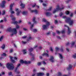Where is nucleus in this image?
I'll list each match as a JSON object with an SVG mask.
<instances>
[{
	"instance_id": "obj_1",
	"label": "nucleus",
	"mask_w": 76,
	"mask_h": 76,
	"mask_svg": "<svg viewBox=\"0 0 76 76\" xmlns=\"http://www.w3.org/2000/svg\"><path fill=\"white\" fill-rule=\"evenodd\" d=\"M63 19H66L65 22L67 23H69L70 25H72L75 22V21L72 19H71L70 18H66V17L64 16L63 17Z\"/></svg>"
},
{
	"instance_id": "obj_2",
	"label": "nucleus",
	"mask_w": 76,
	"mask_h": 76,
	"mask_svg": "<svg viewBox=\"0 0 76 76\" xmlns=\"http://www.w3.org/2000/svg\"><path fill=\"white\" fill-rule=\"evenodd\" d=\"M42 22H45L46 23V25H44L42 26V27L43 29H47L48 28V26H49L50 25V22L47 21L45 19V18H43L42 19Z\"/></svg>"
},
{
	"instance_id": "obj_3",
	"label": "nucleus",
	"mask_w": 76,
	"mask_h": 76,
	"mask_svg": "<svg viewBox=\"0 0 76 76\" xmlns=\"http://www.w3.org/2000/svg\"><path fill=\"white\" fill-rule=\"evenodd\" d=\"M61 7H60L58 5H57L56 6V9H55L53 12V13H56V12L58 11V10H63V9H64V7L63 6V5H62L61 6Z\"/></svg>"
},
{
	"instance_id": "obj_4",
	"label": "nucleus",
	"mask_w": 76,
	"mask_h": 76,
	"mask_svg": "<svg viewBox=\"0 0 76 76\" xmlns=\"http://www.w3.org/2000/svg\"><path fill=\"white\" fill-rule=\"evenodd\" d=\"M6 66L9 70H13L15 67L13 64L12 63H7L6 65Z\"/></svg>"
},
{
	"instance_id": "obj_5",
	"label": "nucleus",
	"mask_w": 76,
	"mask_h": 76,
	"mask_svg": "<svg viewBox=\"0 0 76 76\" xmlns=\"http://www.w3.org/2000/svg\"><path fill=\"white\" fill-rule=\"evenodd\" d=\"M15 5V4L13 3L12 4H11L10 6V12L11 14H15V11H13V10L12 9V7L13 6Z\"/></svg>"
},
{
	"instance_id": "obj_6",
	"label": "nucleus",
	"mask_w": 76,
	"mask_h": 76,
	"mask_svg": "<svg viewBox=\"0 0 76 76\" xmlns=\"http://www.w3.org/2000/svg\"><path fill=\"white\" fill-rule=\"evenodd\" d=\"M17 34V30L16 29L14 28L12 29L11 34V36H13L14 35H16Z\"/></svg>"
},
{
	"instance_id": "obj_7",
	"label": "nucleus",
	"mask_w": 76,
	"mask_h": 76,
	"mask_svg": "<svg viewBox=\"0 0 76 76\" xmlns=\"http://www.w3.org/2000/svg\"><path fill=\"white\" fill-rule=\"evenodd\" d=\"M20 66V64H19L17 66V67L15 69V72L17 73H19L20 71H19V69L18 68Z\"/></svg>"
},
{
	"instance_id": "obj_8",
	"label": "nucleus",
	"mask_w": 76,
	"mask_h": 76,
	"mask_svg": "<svg viewBox=\"0 0 76 76\" xmlns=\"http://www.w3.org/2000/svg\"><path fill=\"white\" fill-rule=\"evenodd\" d=\"M28 9L31 13H35L36 14H37L38 13V11L37 10H31V9L30 8Z\"/></svg>"
},
{
	"instance_id": "obj_9",
	"label": "nucleus",
	"mask_w": 76,
	"mask_h": 76,
	"mask_svg": "<svg viewBox=\"0 0 76 76\" xmlns=\"http://www.w3.org/2000/svg\"><path fill=\"white\" fill-rule=\"evenodd\" d=\"M20 63L22 64H29V63H31L30 61H23V60H21L20 61Z\"/></svg>"
},
{
	"instance_id": "obj_10",
	"label": "nucleus",
	"mask_w": 76,
	"mask_h": 76,
	"mask_svg": "<svg viewBox=\"0 0 76 76\" xmlns=\"http://www.w3.org/2000/svg\"><path fill=\"white\" fill-rule=\"evenodd\" d=\"M10 59L11 60L12 62L13 63H15V61L14 60H13V59H15V60H17L18 58L16 57H14V58L11 57H10Z\"/></svg>"
},
{
	"instance_id": "obj_11",
	"label": "nucleus",
	"mask_w": 76,
	"mask_h": 76,
	"mask_svg": "<svg viewBox=\"0 0 76 76\" xmlns=\"http://www.w3.org/2000/svg\"><path fill=\"white\" fill-rule=\"evenodd\" d=\"M6 4V1H2L1 3V4L0 6L1 7H4L5 6V4Z\"/></svg>"
},
{
	"instance_id": "obj_12",
	"label": "nucleus",
	"mask_w": 76,
	"mask_h": 76,
	"mask_svg": "<svg viewBox=\"0 0 76 76\" xmlns=\"http://www.w3.org/2000/svg\"><path fill=\"white\" fill-rule=\"evenodd\" d=\"M15 11H16V12H17V16H19V14H20V12H21V11L18 8H16L15 9Z\"/></svg>"
},
{
	"instance_id": "obj_13",
	"label": "nucleus",
	"mask_w": 76,
	"mask_h": 76,
	"mask_svg": "<svg viewBox=\"0 0 76 76\" xmlns=\"http://www.w3.org/2000/svg\"><path fill=\"white\" fill-rule=\"evenodd\" d=\"M37 47H38V45H36L33 48H30L28 50L29 51V52H31V51L34 50V49H35Z\"/></svg>"
},
{
	"instance_id": "obj_14",
	"label": "nucleus",
	"mask_w": 76,
	"mask_h": 76,
	"mask_svg": "<svg viewBox=\"0 0 76 76\" xmlns=\"http://www.w3.org/2000/svg\"><path fill=\"white\" fill-rule=\"evenodd\" d=\"M65 13L67 15H68L69 13H70V17H72L73 16V13L71 12H69V11H66L65 12Z\"/></svg>"
},
{
	"instance_id": "obj_15",
	"label": "nucleus",
	"mask_w": 76,
	"mask_h": 76,
	"mask_svg": "<svg viewBox=\"0 0 76 76\" xmlns=\"http://www.w3.org/2000/svg\"><path fill=\"white\" fill-rule=\"evenodd\" d=\"M37 76H42L44 75V73L43 72L37 73L36 74Z\"/></svg>"
},
{
	"instance_id": "obj_16",
	"label": "nucleus",
	"mask_w": 76,
	"mask_h": 76,
	"mask_svg": "<svg viewBox=\"0 0 76 76\" xmlns=\"http://www.w3.org/2000/svg\"><path fill=\"white\" fill-rule=\"evenodd\" d=\"M64 27H67L68 29V34H70V33H71L70 28H69V27L67 26L66 25H64Z\"/></svg>"
},
{
	"instance_id": "obj_17",
	"label": "nucleus",
	"mask_w": 76,
	"mask_h": 76,
	"mask_svg": "<svg viewBox=\"0 0 76 76\" xmlns=\"http://www.w3.org/2000/svg\"><path fill=\"white\" fill-rule=\"evenodd\" d=\"M32 21V22H33L34 23H37V22L36 20V18H35V17H33Z\"/></svg>"
},
{
	"instance_id": "obj_18",
	"label": "nucleus",
	"mask_w": 76,
	"mask_h": 76,
	"mask_svg": "<svg viewBox=\"0 0 76 76\" xmlns=\"http://www.w3.org/2000/svg\"><path fill=\"white\" fill-rule=\"evenodd\" d=\"M22 22V21L21 20H20L18 22L17 21H14L13 23L14 24H15V25H16V24H18V23H20Z\"/></svg>"
},
{
	"instance_id": "obj_19",
	"label": "nucleus",
	"mask_w": 76,
	"mask_h": 76,
	"mask_svg": "<svg viewBox=\"0 0 76 76\" xmlns=\"http://www.w3.org/2000/svg\"><path fill=\"white\" fill-rule=\"evenodd\" d=\"M12 30L13 29L12 28H7V31L10 32H11V33H12Z\"/></svg>"
},
{
	"instance_id": "obj_20",
	"label": "nucleus",
	"mask_w": 76,
	"mask_h": 76,
	"mask_svg": "<svg viewBox=\"0 0 76 76\" xmlns=\"http://www.w3.org/2000/svg\"><path fill=\"white\" fill-rule=\"evenodd\" d=\"M45 14L47 16H51V13L48 12H47L45 13Z\"/></svg>"
},
{
	"instance_id": "obj_21",
	"label": "nucleus",
	"mask_w": 76,
	"mask_h": 76,
	"mask_svg": "<svg viewBox=\"0 0 76 76\" xmlns=\"http://www.w3.org/2000/svg\"><path fill=\"white\" fill-rule=\"evenodd\" d=\"M10 17L12 19V20H15V19H16V18L14 17V16L13 15L11 14L10 15Z\"/></svg>"
},
{
	"instance_id": "obj_22",
	"label": "nucleus",
	"mask_w": 76,
	"mask_h": 76,
	"mask_svg": "<svg viewBox=\"0 0 76 76\" xmlns=\"http://www.w3.org/2000/svg\"><path fill=\"white\" fill-rule=\"evenodd\" d=\"M46 56V57H49V55H48V54L46 53H44L42 54V56Z\"/></svg>"
},
{
	"instance_id": "obj_23",
	"label": "nucleus",
	"mask_w": 76,
	"mask_h": 76,
	"mask_svg": "<svg viewBox=\"0 0 76 76\" xmlns=\"http://www.w3.org/2000/svg\"><path fill=\"white\" fill-rule=\"evenodd\" d=\"M50 61L52 62H53L54 61V58L53 56H51L50 57Z\"/></svg>"
},
{
	"instance_id": "obj_24",
	"label": "nucleus",
	"mask_w": 76,
	"mask_h": 76,
	"mask_svg": "<svg viewBox=\"0 0 76 76\" xmlns=\"http://www.w3.org/2000/svg\"><path fill=\"white\" fill-rule=\"evenodd\" d=\"M72 65L71 64H69V67L68 68H67L68 70H69L70 69H72Z\"/></svg>"
},
{
	"instance_id": "obj_25",
	"label": "nucleus",
	"mask_w": 76,
	"mask_h": 76,
	"mask_svg": "<svg viewBox=\"0 0 76 76\" xmlns=\"http://www.w3.org/2000/svg\"><path fill=\"white\" fill-rule=\"evenodd\" d=\"M20 6L22 7V8H25V4H23L21 3L20 4Z\"/></svg>"
},
{
	"instance_id": "obj_26",
	"label": "nucleus",
	"mask_w": 76,
	"mask_h": 76,
	"mask_svg": "<svg viewBox=\"0 0 76 76\" xmlns=\"http://www.w3.org/2000/svg\"><path fill=\"white\" fill-rule=\"evenodd\" d=\"M4 38V37L3 36H1L0 37V42H1L2 41V40L3 39V38Z\"/></svg>"
},
{
	"instance_id": "obj_27",
	"label": "nucleus",
	"mask_w": 76,
	"mask_h": 76,
	"mask_svg": "<svg viewBox=\"0 0 76 76\" xmlns=\"http://www.w3.org/2000/svg\"><path fill=\"white\" fill-rule=\"evenodd\" d=\"M22 52L23 53V54H26V52H27V51H26V50L24 49V50H23Z\"/></svg>"
},
{
	"instance_id": "obj_28",
	"label": "nucleus",
	"mask_w": 76,
	"mask_h": 76,
	"mask_svg": "<svg viewBox=\"0 0 76 76\" xmlns=\"http://www.w3.org/2000/svg\"><path fill=\"white\" fill-rule=\"evenodd\" d=\"M59 58H60L61 59H62V58H63V56H62V55H61V54L59 53Z\"/></svg>"
},
{
	"instance_id": "obj_29",
	"label": "nucleus",
	"mask_w": 76,
	"mask_h": 76,
	"mask_svg": "<svg viewBox=\"0 0 76 76\" xmlns=\"http://www.w3.org/2000/svg\"><path fill=\"white\" fill-rule=\"evenodd\" d=\"M32 7H37V8H39V6H38L37 5H36V4H34V5L32 6Z\"/></svg>"
},
{
	"instance_id": "obj_30",
	"label": "nucleus",
	"mask_w": 76,
	"mask_h": 76,
	"mask_svg": "<svg viewBox=\"0 0 76 76\" xmlns=\"http://www.w3.org/2000/svg\"><path fill=\"white\" fill-rule=\"evenodd\" d=\"M20 28V26L18 25H17L16 26V29H18Z\"/></svg>"
},
{
	"instance_id": "obj_31",
	"label": "nucleus",
	"mask_w": 76,
	"mask_h": 76,
	"mask_svg": "<svg viewBox=\"0 0 76 76\" xmlns=\"http://www.w3.org/2000/svg\"><path fill=\"white\" fill-rule=\"evenodd\" d=\"M1 48H2V49H4V48H5V45H3L2 46H1Z\"/></svg>"
},
{
	"instance_id": "obj_32",
	"label": "nucleus",
	"mask_w": 76,
	"mask_h": 76,
	"mask_svg": "<svg viewBox=\"0 0 76 76\" xmlns=\"http://www.w3.org/2000/svg\"><path fill=\"white\" fill-rule=\"evenodd\" d=\"M22 14L23 15H24L26 14V11H23L22 12Z\"/></svg>"
},
{
	"instance_id": "obj_33",
	"label": "nucleus",
	"mask_w": 76,
	"mask_h": 76,
	"mask_svg": "<svg viewBox=\"0 0 76 76\" xmlns=\"http://www.w3.org/2000/svg\"><path fill=\"white\" fill-rule=\"evenodd\" d=\"M5 13H6V12L4 10H3L2 11V15H5Z\"/></svg>"
},
{
	"instance_id": "obj_34",
	"label": "nucleus",
	"mask_w": 76,
	"mask_h": 76,
	"mask_svg": "<svg viewBox=\"0 0 76 76\" xmlns=\"http://www.w3.org/2000/svg\"><path fill=\"white\" fill-rule=\"evenodd\" d=\"M32 39V38L31 36L29 37L28 38V41H29V40H30V39Z\"/></svg>"
},
{
	"instance_id": "obj_35",
	"label": "nucleus",
	"mask_w": 76,
	"mask_h": 76,
	"mask_svg": "<svg viewBox=\"0 0 76 76\" xmlns=\"http://www.w3.org/2000/svg\"><path fill=\"white\" fill-rule=\"evenodd\" d=\"M13 51V49H12L11 50H10V53H12Z\"/></svg>"
},
{
	"instance_id": "obj_36",
	"label": "nucleus",
	"mask_w": 76,
	"mask_h": 76,
	"mask_svg": "<svg viewBox=\"0 0 76 76\" xmlns=\"http://www.w3.org/2000/svg\"><path fill=\"white\" fill-rule=\"evenodd\" d=\"M55 49L56 51H58L59 50V48H58L56 47Z\"/></svg>"
},
{
	"instance_id": "obj_37",
	"label": "nucleus",
	"mask_w": 76,
	"mask_h": 76,
	"mask_svg": "<svg viewBox=\"0 0 76 76\" xmlns=\"http://www.w3.org/2000/svg\"><path fill=\"white\" fill-rule=\"evenodd\" d=\"M33 31L34 32H36L37 31V29H34L33 30Z\"/></svg>"
},
{
	"instance_id": "obj_38",
	"label": "nucleus",
	"mask_w": 76,
	"mask_h": 76,
	"mask_svg": "<svg viewBox=\"0 0 76 76\" xmlns=\"http://www.w3.org/2000/svg\"><path fill=\"white\" fill-rule=\"evenodd\" d=\"M23 31H27L28 29L26 28H23Z\"/></svg>"
},
{
	"instance_id": "obj_39",
	"label": "nucleus",
	"mask_w": 76,
	"mask_h": 76,
	"mask_svg": "<svg viewBox=\"0 0 76 76\" xmlns=\"http://www.w3.org/2000/svg\"><path fill=\"white\" fill-rule=\"evenodd\" d=\"M41 64V62H39L37 63V65L38 66H40Z\"/></svg>"
},
{
	"instance_id": "obj_40",
	"label": "nucleus",
	"mask_w": 76,
	"mask_h": 76,
	"mask_svg": "<svg viewBox=\"0 0 76 76\" xmlns=\"http://www.w3.org/2000/svg\"><path fill=\"white\" fill-rule=\"evenodd\" d=\"M72 57L73 58H76V54H75V55H73Z\"/></svg>"
},
{
	"instance_id": "obj_41",
	"label": "nucleus",
	"mask_w": 76,
	"mask_h": 76,
	"mask_svg": "<svg viewBox=\"0 0 76 76\" xmlns=\"http://www.w3.org/2000/svg\"><path fill=\"white\" fill-rule=\"evenodd\" d=\"M75 42H72V44H71V45L72 46L74 45H75Z\"/></svg>"
},
{
	"instance_id": "obj_42",
	"label": "nucleus",
	"mask_w": 76,
	"mask_h": 76,
	"mask_svg": "<svg viewBox=\"0 0 76 76\" xmlns=\"http://www.w3.org/2000/svg\"><path fill=\"white\" fill-rule=\"evenodd\" d=\"M57 23H58V21L57 20H55V24H57Z\"/></svg>"
},
{
	"instance_id": "obj_43",
	"label": "nucleus",
	"mask_w": 76,
	"mask_h": 76,
	"mask_svg": "<svg viewBox=\"0 0 76 76\" xmlns=\"http://www.w3.org/2000/svg\"><path fill=\"white\" fill-rule=\"evenodd\" d=\"M50 50L51 51V52H53V48L51 47H50Z\"/></svg>"
},
{
	"instance_id": "obj_44",
	"label": "nucleus",
	"mask_w": 76,
	"mask_h": 76,
	"mask_svg": "<svg viewBox=\"0 0 76 76\" xmlns=\"http://www.w3.org/2000/svg\"><path fill=\"white\" fill-rule=\"evenodd\" d=\"M63 15V13L62 12H61L59 14V15H60V16L61 17V16H62V15Z\"/></svg>"
},
{
	"instance_id": "obj_45",
	"label": "nucleus",
	"mask_w": 76,
	"mask_h": 76,
	"mask_svg": "<svg viewBox=\"0 0 76 76\" xmlns=\"http://www.w3.org/2000/svg\"><path fill=\"white\" fill-rule=\"evenodd\" d=\"M52 9V7H50L49 9L48 10V11H51V10Z\"/></svg>"
},
{
	"instance_id": "obj_46",
	"label": "nucleus",
	"mask_w": 76,
	"mask_h": 76,
	"mask_svg": "<svg viewBox=\"0 0 76 76\" xmlns=\"http://www.w3.org/2000/svg\"><path fill=\"white\" fill-rule=\"evenodd\" d=\"M52 9V7H50L49 9L48 10V11H51V10Z\"/></svg>"
},
{
	"instance_id": "obj_47",
	"label": "nucleus",
	"mask_w": 76,
	"mask_h": 76,
	"mask_svg": "<svg viewBox=\"0 0 76 76\" xmlns=\"http://www.w3.org/2000/svg\"><path fill=\"white\" fill-rule=\"evenodd\" d=\"M61 32L60 31H57V33L58 34H60Z\"/></svg>"
},
{
	"instance_id": "obj_48",
	"label": "nucleus",
	"mask_w": 76,
	"mask_h": 76,
	"mask_svg": "<svg viewBox=\"0 0 76 76\" xmlns=\"http://www.w3.org/2000/svg\"><path fill=\"white\" fill-rule=\"evenodd\" d=\"M22 43L23 44H26L27 43L26 42H24V41H22Z\"/></svg>"
},
{
	"instance_id": "obj_49",
	"label": "nucleus",
	"mask_w": 76,
	"mask_h": 76,
	"mask_svg": "<svg viewBox=\"0 0 76 76\" xmlns=\"http://www.w3.org/2000/svg\"><path fill=\"white\" fill-rule=\"evenodd\" d=\"M58 75L59 76H61V72H58Z\"/></svg>"
},
{
	"instance_id": "obj_50",
	"label": "nucleus",
	"mask_w": 76,
	"mask_h": 76,
	"mask_svg": "<svg viewBox=\"0 0 76 76\" xmlns=\"http://www.w3.org/2000/svg\"><path fill=\"white\" fill-rule=\"evenodd\" d=\"M43 6H44L45 7V6H47V4H45L43 3Z\"/></svg>"
},
{
	"instance_id": "obj_51",
	"label": "nucleus",
	"mask_w": 76,
	"mask_h": 76,
	"mask_svg": "<svg viewBox=\"0 0 76 76\" xmlns=\"http://www.w3.org/2000/svg\"><path fill=\"white\" fill-rule=\"evenodd\" d=\"M12 73L11 72H9L8 73L9 75H12Z\"/></svg>"
},
{
	"instance_id": "obj_52",
	"label": "nucleus",
	"mask_w": 76,
	"mask_h": 76,
	"mask_svg": "<svg viewBox=\"0 0 76 76\" xmlns=\"http://www.w3.org/2000/svg\"><path fill=\"white\" fill-rule=\"evenodd\" d=\"M2 56H6V53H4L2 54Z\"/></svg>"
},
{
	"instance_id": "obj_53",
	"label": "nucleus",
	"mask_w": 76,
	"mask_h": 76,
	"mask_svg": "<svg viewBox=\"0 0 76 76\" xmlns=\"http://www.w3.org/2000/svg\"><path fill=\"white\" fill-rule=\"evenodd\" d=\"M34 27V24H32L31 26V29H32V28Z\"/></svg>"
},
{
	"instance_id": "obj_54",
	"label": "nucleus",
	"mask_w": 76,
	"mask_h": 76,
	"mask_svg": "<svg viewBox=\"0 0 76 76\" xmlns=\"http://www.w3.org/2000/svg\"><path fill=\"white\" fill-rule=\"evenodd\" d=\"M33 72H37V69H34L33 70Z\"/></svg>"
},
{
	"instance_id": "obj_55",
	"label": "nucleus",
	"mask_w": 76,
	"mask_h": 76,
	"mask_svg": "<svg viewBox=\"0 0 76 76\" xmlns=\"http://www.w3.org/2000/svg\"><path fill=\"white\" fill-rule=\"evenodd\" d=\"M39 2H40V3H43V2H44V1H42V0H39Z\"/></svg>"
},
{
	"instance_id": "obj_56",
	"label": "nucleus",
	"mask_w": 76,
	"mask_h": 76,
	"mask_svg": "<svg viewBox=\"0 0 76 76\" xmlns=\"http://www.w3.org/2000/svg\"><path fill=\"white\" fill-rule=\"evenodd\" d=\"M51 34V32L50 31H49L48 33H47V35H49V34Z\"/></svg>"
},
{
	"instance_id": "obj_57",
	"label": "nucleus",
	"mask_w": 76,
	"mask_h": 76,
	"mask_svg": "<svg viewBox=\"0 0 76 76\" xmlns=\"http://www.w3.org/2000/svg\"><path fill=\"white\" fill-rule=\"evenodd\" d=\"M4 74H5V73H4V72H2L1 75H4Z\"/></svg>"
},
{
	"instance_id": "obj_58",
	"label": "nucleus",
	"mask_w": 76,
	"mask_h": 76,
	"mask_svg": "<svg viewBox=\"0 0 76 76\" xmlns=\"http://www.w3.org/2000/svg\"><path fill=\"white\" fill-rule=\"evenodd\" d=\"M61 52H63L64 50L63 48H61L60 50Z\"/></svg>"
},
{
	"instance_id": "obj_59",
	"label": "nucleus",
	"mask_w": 76,
	"mask_h": 76,
	"mask_svg": "<svg viewBox=\"0 0 76 76\" xmlns=\"http://www.w3.org/2000/svg\"><path fill=\"white\" fill-rule=\"evenodd\" d=\"M31 23H32V22H31V23L30 22H28V24H29V25H31Z\"/></svg>"
},
{
	"instance_id": "obj_60",
	"label": "nucleus",
	"mask_w": 76,
	"mask_h": 76,
	"mask_svg": "<svg viewBox=\"0 0 76 76\" xmlns=\"http://www.w3.org/2000/svg\"><path fill=\"white\" fill-rule=\"evenodd\" d=\"M42 63L43 64H46V63H45V61H43Z\"/></svg>"
},
{
	"instance_id": "obj_61",
	"label": "nucleus",
	"mask_w": 76,
	"mask_h": 76,
	"mask_svg": "<svg viewBox=\"0 0 76 76\" xmlns=\"http://www.w3.org/2000/svg\"><path fill=\"white\" fill-rule=\"evenodd\" d=\"M3 20H1L0 21V23H3Z\"/></svg>"
},
{
	"instance_id": "obj_62",
	"label": "nucleus",
	"mask_w": 76,
	"mask_h": 76,
	"mask_svg": "<svg viewBox=\"0 0 76 76\" xmlns=\"http://www.w3.org/2000/svg\"><path fill=\"white\" fill-rule=\"evenodd\" d=\"M41 69L42 70H45V68L42 67V68H41Z\"/></svg>"
},
{
	"instance_id": "obj_63",
	"label": "nucleus",
	"mask_w": 76,
	"mask_h": 76,
	"mask_svg": "<svg viewBox=\"0 0 76 76\" xmlns=\"http://www.w3.org/2000/svg\"><path fill=\"white\" fill-rule=\"evenodd\" d=\"M4 20L5 22H6L7 21V19H6V18H4Z\"/></svg>"
},
{
	"instance_id": "obj_64",
	"label": "nucleus",
	"mask_w": 76,
	"mask_h": 76,
	"mask_svg": "<svg viewBox=\"0 0 76 76\" xmlns=\"http://www.w3.org/2000/svg\"><path fill=\"white\" fill-rule=\"evenodd\" d=\"M19 34L20 35H21V34H22V31H20L19 32Z\"/></svg>"
}]
</instances>
